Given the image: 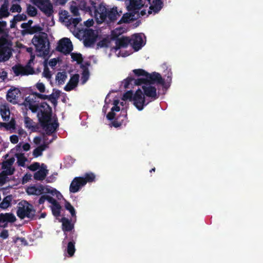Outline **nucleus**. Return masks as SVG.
Segmentation results:
<instances>
[{"instance_id":"1","label":"nucleus","mask_w":263,"mask_h":263,"mask_svg":"<svg viewBox=\"0 0 263 263\" xmlns=\"http://www.w3.org/2000/svg\"><path fill=\"white\" fill-rule=\"evenodd\" d=\"M94 4L95 18L98 24L114 23L121 15L122 11L119 12L117 7L110 8L104 3H101L98 5Z\"/></svg>"},{"instance_id":"2","label":"nucleus","mask_w":263,"mask_h":263,"mask_svg":"<svg viewBox=\"0 0 263 263\" xmlns=\"http://www.w3.org/2000/svg\"><path fill=\"white\" fill-rule=\"evenodd\" d=\"M40 109L37 117L42 128L47 135H51L58 128L59 124L57 120L51 123L52 108L47 102H42L40 104Z\"/></svg>"},{"instance_id":"3","label":"nucleus","mask_w":263,"mask_h":263,"mask_svg":"<svg viewBox=\"0 0 263 263\" xmlns=\"http://www.w3.org/2000/svg\"><path fill=\"white\" fill-rule=\"evenodd\" d=\"M31 42L34 46L36 51L42 52L44 55H47L50 51V43L46 33L42 32L38 34H35Z\"/></svg>"},{"instance_id":"4","label":"nucleus","mask_w":263,"mask_h":263,"mask_svg":"<svg viewBox=\"0 0 263 263\" xmlns=\"http://www.w3.org/2000/svg\"><path fill=\"white\" fill-rule=\"evenodd\" d=\"M36 211L33 205L26 201H21L18 203L16 211L17 216L21 219L28 218L30 220L36 219Z\"/></svg>"},{"instance_id":"5","label":"nucleus","mask_w":263,"mask_h":263,"mask_svg":"<svg viewBox=\"0 0 263 263\" xmlns=\"http://www.w3.org/2000/svg\"><path fill=\"white\" fill-rule=\"evenodd\" d=\"M135 82V85L137 86L142 84L152 85L155 84L163 85L165 83L164 80L162 78L161 74L156 72H153L152 73L147 72L145 78L137 79Z\"/></svg>"},{"instance_id":"6","label":"nucleus","mask_w":263,"mask_h":263,"mask_svg":"<svg viewBox=\"0 0 263 263\" xmlns=\"http://www.w3.org/2000/svg\"><path fill=\"white\" fill-rule=\"evenodd\" d=\"M30 1L47 17H50L53 16V8L50 0H30Z\"/></svg>"},{"instance_id":"7","label":"nucleus","mask_w":263,"mask_h":263,"mask_svg":"<svg viewBox=\"0 0 263 263\" xmlns=\"http://www.w3.org/2000/svg\"><path fill=\"white\" fill-rule=\"evenodd\" d=\"M10 42L5 37L0 38V62L8 61L12 55Z\"/></svg>"},{"instance_id":"8","label":"nucleus","mask_w":263,"mask_h":263,"mask_svg":"<svg viewBox=\"0 0 263 263\" xmlns=\"http://www.w3.org/2000/svg\"><path fill=\"white\" fill-rule=\"evenodd\" d=\"M56 50L65 55L69 54L73 50L72 42L68 38H63L59 41Z\"/></svg>"},{"instance_id":"9","label":"nucleus","mask_w":263,"mask_h":263,"mask_svg":"<svg viewBox=\"0 0 263 263\" xmlns=\"http://www.w3.org/2000/svg\"><path fill=\"white\" fill-rule=\"evenodd\" d=\"M133 101L134 105L139 110H142L144 106L147 104V103H145L144 96L140 88L138 89L134 93Z\"/></svg>"},{"instance_id":"10","label":"nucleus","mask_w":263,"mask_h":263,"mask_svg":"<svg viewBox=\"0 0 263 263\" xmlns=\"http://www.w3.org/2000/svg\"><path fill=\"white\" fill-rule=\"evenodd\" d=\"M12 70L16 76L32 74L34 73L33 68L30 66H23L21 64H16L12 67Z\"/></svg>"},{"instance_id":"11","label":"nucleus","mask_w":263,"mask_h":263,"mask_svg":"<svg viewBox=\"0 0 263 263\" xmlns=\"http://www.w3.org/2000/svg\"><path fill=\"white\" fill-rule=\"evenodd\" d=\"M85 184L86 181L82 177H76L74 178L70 183L69 191L73 193H77Z\"/></svg>"},{"instance_id":"12","label":"nucleus","mask_w":263,"mask_h":263,"mask_svg":"<svg viewBox=\"0 0 263 263\" xmlns=\"http://www.w3.org/2000/svg\"><path fill=\"white\" fill-rule=\"evenodd\" d=\"M112 39L116 40V46L115 48L116 50H118L121 48L127 47L128 45H130V40L129 37L122 36L121 37H118V35H115L114 32L112 33Z\"/></svg>"},{"instance_id":"13","label":"nucleus","mask_w":263,"mask_h":263,"mask_svg":"<svg viewBox=\"0 0 263 263\" xmlns=\"http://www.w3.org/2000/svg\"><path fill=\"white\" fill-rule=\"evenodd\" d=\"M130 45L135 51L140 50L143 46V39L139 34H134L130 38Z\"/></svg>"},{"instance_id":"14","label":"nucleus","mask_w":263,"mask_h":263,"mask_svg":"<svg viewBox=\"0 0 263 263\" xmlns=\"http://www.w3.org/2000/svg\"><path fill=\"white\" fill-rule=\"evenodd\" d=\"M20 93L21 91L18 88L11 87L7 91V100L13 104H16L18 95Z\"/></svg>"},{"instance_id":"15","label":"nucleus","mask_w":263,"mask_h":263,"mask_svg":"<svg viewBox=\"0 0 263 263\" xmlns=\"http://www.w3.org/2000/svg\"><path fill=\"white\" fill-rule=\"evenodd\" d=\"M142 88L143 90V95L155 100L158 98L157 94V89L155 86L151 85L142 84Z\"/></svg>"},{"instance_id":"16","label":"nucleus","mask_w":263,"mask_h":263,"mask_svg":"<svg viewBox=\"0 0 263 263\" xmlns=\"http://www.w3.org/2000/svg\"><path fill=\"white\" fill-rule=\"evenodd\" d=\"M60 222H62V229L65 235V238H68L67 232H71L74 229V224L71 222V220L66 218L63 217L61 219Z\"/></svg>"},{"instance_id":"17","label":"nucleus","mask_w":263,"mask_h":263,"mask_svg":"<svg viewBox=\"0 0 263 263\" xmlns=\"http://www.w3.org/2000/svg\"><path fill=\"white\" fill-rule=\"evenodd\" d=\"M73 235L74 231L71 232L69 237L68 238L69 240V241L67 244V252L69 257L73 256L76 251L75 243L77 236H74Z\"/></svg>"},{"instance_id":"18","label":"nucleus","mask_w":263,"mask_h":263,"mask_svg":"<svg viewBox=\"0 0 263 263\" xmlns=\"http://www.w3.org/2000/svg\"><path fill=\"white\" fill-rule=\"evenodd\" d=\"M96 40L94 30L89 29L86 32V36L84 40V45L85 47H90L93 45Z\"/></svg>"},{"instance_id":"19","label":"nucleus","mask_w":263,"mask_h":263,"mask_svg":"<svg viewBox=\"0 0 263 263\" xmlns=\"http://www.w3.org/2000/svg\"><path fill=\"white\" fill-rule=\"evenodd\" d=\"M80 76L78 74H74L71 77L68 83L65 86L64 89L66 91H69L77 86Z\"/></svg>"},{"instance_id":"20","label":"nucleus","mask_w":263,"mask_h":263,"mask_svg":"<svg viewBox=\"0 0 263 263\" xmlns=\"http://www.w3.org/2000/svg\"><path fill=\"white\" fill-rule=\"evenodd\" d=\"M163 6L162 0H153L152 4L151 5L148 11V14L152 12L157 13L159 12Z\"/></svg>"},{"instance_id":"21","label":"nucleus","mask_w":263,"mask_h":263,"mask_svg":"<svg viewBox=\"0 0 263 263\" xmlns=\"http://www.w3.org/2000/svg\"><path fill=\"white\" fill-rule=\"evenodd\" d=\"M126 119V111L122 109L121 111L120 116H118L114 121H112V126L115 127H119L124 123Z\"/></svg>"},{"instance_id":"22","label":"nucleus","mask_w":263,"mask_h":263,"mask_svg":"<svg viewBox=\"0 0 263 263\" xmlns=\"http://www.w3.org/2000/svg\"><path fill=\"white\" fill-rule=\"evenodd\" d=\"M9 3L8 0H4L0 7V19L8 17L10 13L9 11Z\"/></svg>"},{"instance_id":"23","label":"nucleus","mask_w":263,"mask_h":263,"mask_svg":"<svg viewBox=\"0 0 263 263\" xmlns=\"http://www.w3.org/2000/svg\"><path fill=\"white\" fill-rule=\"evenodd\" d=\"M16 220L14 215L12 213H6L0 214V223L5 222L13 223Z\"/></svg>"},{"instance_id":"24","label":"nucleus","mask_w":263,"mask_h":263,"mask_svg":"<svg viewBox=\"0 0 263 263\" xmlns=\"http://www.w3.org/2000/svg\"><path fill=\"white\" fill-rule=\"evenodd\" d=\"M33 102L34 99L28 96L25 98L24 104L25 106L28 107L32 112H36L40 107V105L33 104Z\"/></svg>"},{"instance_id":"25","label":"nucleus","mask_w":263,"mask_h":263,"mask_svg":"<svg viewBox=\"0 0 263 263\" xmlns=\"http://www.w3.org/2000/svg\"><path fill=\"white\" fill-rule=\"evenodd\" d=\"M27 19V15L24 13L18 14L13 16V18L10 21V28H15L16 24L18 22L26 21Z\"/></svg>"},{"instance_id":"26","label":"nucleus","mask_w":263,"mask_h":263,"mask_svg":"<svg viewBox=\"0 0 263 263\" xmlns=\"http://www.w3.org/2000/svg\"><path fill=\"white\" fill-rule=\"evenodd\" d=\"M89 65L90 64L88 62H86L85 65L81 64L80 65L81 68L83 70L81 77L82 84H85L89 79L90 74L87 66Z\"/></svg>"},{"instance_id":"27","label":"nucleus","mask_w":263,"mask_h":263,"mask_svg":"<svg viewBox=\"0 0 263 263\" xmlns=\"http://www.w3.org/2000/svg\"><path fill=\"white\" fill-rule=\"evenodd\" d=\"M47 174V170L41 168L34 174L33 178L36 180L42 181L45 179Z\"/></svg>"},{"instance_id":"28","label":"nucleus","mask_w":263,"mask_h":263,"mask_svg":"<svg viewBox=\"0 0 263 263\" xmlns=\"http://www.w3.org/2000/svg\"><path fill=\"white\" fill-rule=\"evenodd\" d=\"M134 16L135 14H133L132 13H126L123 15L121 19L118 22V24L127 23L132 21H134L136 19Z\"/></svg>"},{"instance_id":"29","label":"nucleus","mask_w":263,"mask_h":263,"mask_svg":"<svg viewBox=\"0 0 263 263\" xmlns=\"http://www.w3.org/2000/svg\"><path fill=\"white\" fill-rule=\"evenodd\" d=\"M43 185H40L38 186H31L29 187L27 191L28 194L40 195L43 194Z\"/></svg>"},{"instance_id":"30","label":"nucleus","mask_w":263,"mask_h":263,"mask_svg":"<svg viewBox=\"0 0 263 263\" xmlns=\"http://www.w3.org/2000/svg\"><path fill=\"white\" fill-rule=\"evenodd\" d=\"M144 6L143 0H130L129 7L130 9L136 11L141 9Z\"/></svg>"},{"instance_id":"31","label":"nucleus","mask_w":263,"mask_h":263,"mask_svg":"<svg viewBox=\"0 0 263 263\" xmlns=\"http://www.w3.org/2000/svg\"><path fill=\"white\" fill-rule=\"evenodd\" d=\"M13 199L12 195H9L5 197L0 203V208L6 209L11 205V202Z\"/></svg>"},{"instance_id":"32","label":"nucleus","mask_w":263,"mask_h":263,"mask_svg":"<svg viewBox=\"0 0 263 263\" xmlns=\"http://www.w3.org/2000/svg\"><path fill=\"white\" fill-rule=\"evenodd\" d=\"M47 144H43L36 148H35L33 151V155L34 157H38L42 155L43 152L45 150V149L48 147Z\"/></svg>"},{"instance_id":"33","label":"nucleus","mask_w":263,"mask_h":263,"mask_svg":"<svg viewBox=\"0 0 263 263\" xmlns=\"http://www.w3.org/2000/svg\"><path fill=\"white\" fill-rule=\"evenodd\" d=\"M17 161V163L18 166L24 167L25 165V162L27 159L25 157L23 153H16L15 155Z\"/></svg>"},{"instance_id":"34","label":"nucleus","mask_w":263,"mask_h":263,"mask_svg":"<svg viewBox=\"0 0 263 263\" xmlns=\"http://www.w3.org/2000/svg\"><path fill=\"white\" fill-rule=\"evenodd\" d=\"M43 193H50L52 194V195L54 196L56 195L57 197L59 198V196H61L62 195L61 193L57 191L55 189H51L49 186L45 187L43 186Z\"/></svg>"},{"instance_id":"35","label":"nucleus","mask_w":263,"mask_h":263,"mask_svg":"<svg viewBox=\"0 0 263 263\" xmlns=\"http://www.w3.org/2000/svg\"><path fill=\"white\" fill-rule=\"evenodd\" d=\"M26 12L29 16L34 17L37 15V10L34 6L30 4H27Z\"/></svg>"},{"instance_id":"36","label":"nucleus","mask_w":263,"mask_h":263,"mask_svg":"<svg viewBox=\"0 0 263 263\" xmlns=\"http://www.w3.org/2000/svg\"><path fill=\"white\" fill-rule=\"evenodd\" d=\"M67 75L65 72H58L57 74L55 79L59 85L64 84L67 79Z\"/></svg>"},{"instance_id":"37","label":"nucleus","mask_w":263,"mask_h":263,"mask_svg":"<svg viewBox=\"0 0 263 263\" xmlns=\"http://www.w3.org/2000/svg\"><path fill=\"white\" fill-rule=\"evenodd\" d=\"M43 30V28L41 27L39 25H35L33 26H31L30 28L28 31H26L27 32V34H33L36 33L42 32V31Z\"/></svg>"},{"instance_id":"38","label":"nucleus","mask_w":263,"mask_h":263,"mask_svg":"<svg viewBox=\"0 0 263 263\" xmlns=\"http://www.w3.org/2000/svg\"><path fill=\"white\" fill-rule=\"evenodd\" d=\"M71 57L73 61H77V63L79 64H82V63L83 61V58L82 57V55L79 53H71Z\"/></svg>"},{"instance_id":"39","label":"nucleus","mask_w":263,"mask_h":263,"mask_svg":"<svg viewBox=\"0 0 263 263\" xmlns=\"http://www.w3.org/2000/svg\"><path fill=\"white\" fill-rule=\"evenodd\" d=\"M83 179L86 181V184L87 182H92L95 181L96 176L93 173H87L84 174V177H82Z\"/></svg>"},{"instance_id":"40","label":"nucleus","mask_w":263,"mask_h":263,"mask_svg":"<svg viewBox=\"0 0 263 263\" xmlns=\"http://www.w3.org/2000/svg\"><path fill=\"white\" fill-rule=\"evenodd\" d=\"M61 206L58 203L51 208L52 213L53 216L58 217L60 216Z\"/></svg>"},{"instance_id":"41","label":"nucleus","mask_w":263,"mask_h":263,"mask_svg":"<svg viewBox=\"0 0 263 263\" xmlns=\"http://www.w3.org/2000/svg\"><path fill=\"white\" fill-rule=\"evenodd\" d=\"M136 80H137V79H135L132 77H128L123 82L124 87L125 88H128L129 87L130 84H132V82L134 83V85H136L135 82Z\"/></svg>"},{"instance_id":"42","label":"nucleus","mask_w":263,"mask_h":263,"mask_svg":"<svg viewBox=\"0 0 263 263\" xmlns=\"http://www.w3.org/2000/svg\"><path fill=\"white\" fill-rule=\"evenodd\" d=\"M65 209L69 211L72 217H76V211L73 206L70 204V202L66 201L65 204Z\"/></svg>"},{"instance_id":"43","label":"nucleus","mask_w":263,"mask_h":263,"mask_svg":"<svg viewBox=\"0 0 263 263\" xmlns=\"http://www.w3.org/2000/svg\"><path fill=\"white\" fill-rule=\"evenodd\" d=\"M31 26L28 25L26 23H23L21 24V27L23 29L21 30V34L23 36H25L27 35V32L30 28Z\"/></svg>"},{"instance_id":"44","label":"nucleus","mask_w":263,"mask_h":263,"mask_svg":"<svg viewBox=\"0 0 263 263\" xmlns=\"http://www.w3.org/2000/svg\"><path fill=\"white\" fill-rule=\"evenodd\" d=\"M109 43V40L107 38H104L102 40L98 42L97 45V48H103V47H107L108 46V44Z\"/></svg>"},{"instance_id":"45","label":"nucleus","mask_w":263,"mask_h":263,"mask_svg":"<svg viewBox=\"0 0 263 263\" xmlns=\"http://www.w3.org/2000/svg\"><path fill=\"white\" fill-rule=\"evenodd\" d=\"M0 113L2 117L10 114V110L6 105H3L0 107Z\"/></svg>"},{"instance_id":"46","label":"nucleus","mask_w":263,"mask_h":263,"mask_svg":"<svg viewBox=\"0 0 263 263\" xmlns=\"http://www.w3.org/2000/svg\"><path fill=\"white\" fill-rule=\"evenodd\" d=\"M15 128L16 122L14 118H12L8 123H6V130L14 129Z\"/></svg>"},{"instance_id":"47","label":"nucleus","mask_w":263,"mask_h":263,"mask_svg":"<svg viewBox=\"0 0 263 263\" xmlns=\"http://www.w3.org/2000/svg\"><path fill=\"white\" fill-rule=\"evenodd\" d=\"M134 73L138 76H144L145 78L146 75L147 74V72L142 69H136L133 70Z\"/></svg>"},{"instance_id":"48","label":"nucleus","mask_w":263,"mask_h":263,"mask_svg":"<svg viewBox=\"0 0 263 263\" xmlns=\"http://www.w3.org/2000/svg\"><path fill=\"white\" fill-rule=\"evenodd\" d=\"M133 93L132 90H129L124 93L123 96V100H129V101H133Z\"/></svg>"},{"instance_id":"49","label":"nucleus","mask_w":263,"mask_h":263,"mask_svg":"<svg viewBox=\"0 0 263 263\" xmlns=\"http://www.w3.org/2000/svg\"><path fill=\"white\" fill-rule=\"evenodd\" d=\"M6 170L3 171L2 172L4 174L6 177L8 175H12L14 174L15 171L14 168L11 167L10 166H8Z\"/></svg>"},{"instance_id":"50","label":"nucleus","mask_w":263,"mask_h":263,"mask_svg":"<svg viewBox=\"0 0 263 263\" xmlns=\"http://www.w3.org/2000/svg\"><path fill=\"white\" fill-rule=\"evenodd\" d=\"M14 161V158H10L9 159L4 161L2 164V168H6L7 167V166H11L12 165Z\"/></svg>"},{"instance_id":"51","label":"nucleus","mask_w":263,"mask_h":263,"mask_svg":"<svg viewBox=\"0 0 263 263\" xmlns=\"http://www.w3.org/2000/svg\"><path fill=\"white\" fill-rule=\"evenodd\" d=\"M10 11L12 12H18L22 11V7L18 4H13L10 8Z\"/></svg>"},{"instance_id":"52","label":"nucleus","mask_w":263,"mask_h":263,"mask_svg":"<svg viewBox=\"0 0 263 263\" xmlns=\"http://www.w3.org/2000/svg\"><path fill=\"white\" fill-rule=\"evenodd\" d=\"M32 120H31L29 117H26L25 118V124L26 128L29 129L32 128Z\"/></svg>"},{"instance_id":"53","label":"nucleus","mask_w":263,"mask_h":263,"mask_svg":"<svg viewBox=\"0 0 263 263\" xmlns=\"http://www.w3.org/2000/svg\"><path fill=\"white\" fill-rule=\"evenodd\" d=\"M42 74L43 77L47 79H50L51 77V72L47 66L45 67Z\"/></svg>"},{"instance_id":"54","label":"nucleus","mask_w":263,"mask_h":263,"mask_svg":"<svg viewBox=\"0 0 263 263\" xmlns=\"http://www.w3.org/2000/svg\"><path fill=\"white\" fill-rule=\"evenodd\" d=\"M36 87L41 93H43L45 91V86L43 83H37L36 84Z\"/></svg>"},{"instance_id":"55","label":"nucleus","mask_w":263,"mask_h":263,"mask_svg":"<svg viewBox=\"0 0 263 263\" xmlns=\"http://www.w3.org/2000/svg\"><path fill=\"white\" fill-rule=\"evenodd\" d=\"M40 166L39 162H34L28 167V168L31 171H35L40 168Z\"/></svg>"},{"instance_id":"56","label":"nucleus","mask_w":263,"mask_h":263,"mask_svg":"<svg viewBox=\"0 0 263 263\" xmlns=\"http://www.w3.org/2000/svg\"><path fill=\"white\" fill-rule=\"evenodd\" d=\"M81 21V18L76 17V18H71L69 21L70 24L73 25L76 27Z\"/></svg>"},{"instance_id":"57","label":"nucleus","mask_w":263,"mask_h":263,"mask_svg":"<svg viewBox=\"0 0 263 263\" xmlns=\"http://www.w3.org/2000/svg\"><path fill=\"white\" fill-rule=\"evenodd\" d=\"M70 11L74 16H79L80 14L79 9L76 6H71L70 7Z\"/></svg>"},{"instance_id":"58","label":"nucleus","mask_w":263,"mask_h":263,"mask_svg":"<svg viewBox=\"0 0 263 263\" xmlns=\"http://www.w3.org/2000/svg\"><path fill=\"white\" fill-rule=\"evenodd\" d=\"M47 99L50 100L51 101V102L52 103L54 104V103H57V99L55 97V94H54V92H52L50 95H47Z\"/></svg>"},{"instance_id":"59","label":"nucleus","mask_w":263,"mask_h":263,"mask_svg":"<svg viewBox=\"0 0 263 263\" xmlns=\"http://www.w3.org/2000/svg\"><path fill=\"white\" fill-rule=\"evenodd\" d=\"M9 236L8 231L7 230H3L0 233V237L3 238L4 239H7Z\"/></svg>"},{"instance_id":"60","label":"nucleus","mask_w":263,"mask_h":263,"mask_svg":"<svg viewBox=\"0 0 263 263\" xmlns=\"http://www.w3.org/2000/svg\"><path fill=\"white\" fill-rule=\"evenodd\" d=\"M31 174H25L22 179V183L25 184L27 183L28 181H29L31 179Z\"/></svg>"},{"instance_id":"61","label":"nucleus","mask_w":263,"mask_h":263,"mask_svg":"<svg viewBox=\"0 0 263 263\" xmlns=\"http://www.w3.org/2000/svg\"><path fill=\"white\" fill-rule=\"evenodd\" d=\"M46 200H47L49 203H51L52 205H54L58 203L55 199L50 196L46 195Z\"/></svg>"},{"instance_id":"62","label":"nucleus","mask_w":263,"mask_h":263,"mask_svg":"<svg viewBox=\"0 0 263 263\" xmlns=\"http://www.w3.org/2000/svg\"><path fill=\"white\" fill-rule=\"evenodd\" d=\"M10 141L13 144H16L18 142V137L15 135H11L10 137Z\"/></svg>"},{"instance_id":"63","label":"nucleus","mask_w":263,"mask_h":263,"mask_svg":"<svg viewBox=\"0 0 263 263\" xmlns=\"http://www.w3.org/2000/svg\"><path fill=\"white\" fill-rule=\"evenodd\" d=\"M7 177H6L2 172L0 173V184H4L7 180Z\"/></svg>"},{"instance_id":"64","label":"nucleus","mask_w":263,"mask_h":263,"mask_svg":"<svg viewBox=\"0 0 263 263\" xmlns=\"http://www.w3.org/2000/svg\"><path fill=\"white\" fill-rule=\"evenodd\" d=\"M7 78V72L6 71H3L0 72V80L1 82L4 81V80Z\"/></svg>"}]
</instances>
